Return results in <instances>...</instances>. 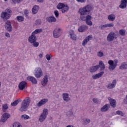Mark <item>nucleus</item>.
I'll use <instances>...</instances> for the list:
<instances>
[{
  "label": "nucleus",
  "instance_id": "603ef678",
  "mask_svg": "<svg viewBox=\"0 0 127 127\" xmlns=\"http://www.w3.org/2000/svg\"><path fill=\"white\" fill-rule=\"evenodd\" d=\"M54 13L56 17H58L59 16V12H58V10L55 11Z\"/></svg>",
  "mask_w": 127,
  "mask_h": 127
},
{
  "label": "nucleus",
  "instance_id": "e2e57ef3",
  "mask_svg": "<svg viewBox=\"0 0 127 127\" xmlns=\"http://www.w3.org/2000/svg\"><path fill=\"white\" fill-rule=\"evenodd\" d=\"M112 116H116V113L113 112V113H112Z\"/></svg>",
  "mask_w": 127,
  "mask_h": 127
},
{
  "label": "nucleus",
  "instance_id": "4be33fe9",
  "mask_svg": "<svg viewBox=\"0 0 127 127\" xmlns=\"http://www.w3.org/2000/svg\"><path fill=\"white\" fill-rule=\"evenodd\" d=\"M92 38V36H88V37H87L82 42V45L83 46H85V45H86V44H87L88 43V42H89V41H90V38Z\"/></svg>",
  "mask_w": 127,
  "mask_h": 127
},
{
  "label": "nucleus",
  "instance_id": "8fccbe9b",
  "mask_svg": "<svg viewBox=\"0 0 127 127\" xmlns=\"http://www.w3.org/2000/svg\"><path fill=\"white\" fill-rule=\"evenodd\" d=\"M100 27H101V29L103 30V29H105V28H107V27H107V24H106L105 25H101Z\"/></svg>",
  "mask_w": 127,
  "mask_h": 127
},
{
  "label": "nucleus",
  "instance_id": "c756f323",
  "mask_svg": "<svg viewBox=\"0 0 127 127\" xmlns=\"http://www.w3.org/2000/svg\"><path fill=\"white\" fill-rule=\"evenodd\" d=\"M120 68L121 70H124V69H127V63L126 62L123 63L121 64V66H120Z\"/></svg>",
  "mask_w": 127,
  "mask_h": 127
},
{
  "label": "nucleus",
  "instance_id": "a878e982",
  "mask_svg": "<svg viewBox=\"0 0 127 127\" xmlns=\"http://www.w3.org/2000/svg\"><path fill=\"white\" fill-rule=\"evenodd\" d=\"M108 19L110 21H114L116 19V15L115 14H110L108 16Z\"/></svg>",
  "mask_w": 127,
  "mask_h": 127
},
{
  "label": "nucleus",
  "instance_id": "49530a36",
  "mask_svg": "<svg viewBox=\"0 0 127 127\" xmlns=\"http://www.w3.org/2000/svg\"><path fill=\"white\" fill-rule=\"evenodd\" d=\"M36 25H40V24H41V19L36 20Z\"/></svg>",
  "mask_w": 127,
  "mask_h": 127
},
{
  "label": "nucleus",
  "instance_id": "412c9836",
  "mask_svg": "<svg viewBox=\"0 0 127 127\" xmlns=\"http://www.w3.org/2000/svg\"><path fill=\"white\" fill-rule=\"evenodd\" d=\"M38 10H39V6L38 5L34 6L32 9L33 14H36V13L38 12Z\"/></svg>",
  "mask_w": 127,
  "mask_h": 127
},
{
  "label": "nucleus",
  "instance_id": "a19ab883",
  "mask_svg": "<svg viewBox=\"0 0 127 127\" xmlns=\"http://www.w3.org/2000/svg\"><path fill=\"white\" fill-rule=\"evenodd\" d=\"M127 4H124L123 3H121L120 5H119V7H120V8H126V7H127Z\"/></svg>",
  "mask_w": 127,
  "mask_h": 127
},
{
  "label": "nucleus",
  "instance_id": "4c0bfd02",
  "mask_svg": "<svg viewBox=\"0 0 127 127\" xmlns=\"http://www.w3.org/2000/svg\"><path fill=\"white\" fill-rule=\"evenodd\" d=\"M2 109L3 113H5V110H7V109H8V106H7V104H3L2 105Z\"/></svg>",
  "mask_w": 127,
  "mask_h": 127
},
{
  "label": "nucleus",
  "instance_id": "37998d69",
  "mask_svg": "<svg viewBox=\"0 0 127 127\" xmlns=\"http://www.w3.org/2000/svg\"><path fill=\"white\" fill-rule=\"evenodd\" d=\"M24 14L26 17H28V14H29V12L27 9L24 10Z\"/></svg>",
  "mask_w": 127,
  "mask_h": 127
},
{
  "label": "nucleus",
  "instance_id": "e433bc0d",
  "mask_svg": "<svg viewBox=\"0 0 127 127\" xmlns=\"http://www.w3.org/2000/svg\"><path fill=\"white\" fill-rule=\"evenodd\" d=\"M70 37L72 40H77V36L74 34H70Z\"/></svg>",
  "mask_w": 127,
  "mask_h": 127
},
{
  "label": "nucleus",
  "instance_id": "dca6fc26",
  "mask_svg": "<svg viewBox=\"0 0 127 127\" xmlns=\"http://www.w3.org/2000/svg\"><path fill=\"white\" fill-rule=\"evenodd\" d=\"M47 83H48V76L46 75L44 77L43 81H41V84L42 86H45L47 85Z\"/></svg>",
  "mask_w": 127,
  "mask_h": 127
},
{
  "label": "nucleus",
  "instance_id": "0e129e2a",
  "mask_svg": "<svg viewBox=\"0 0 127 127\" xmlns=\"http://www.w3.org/2000/svg\"><path fill=\"white\" fill-rule=\"evenodd\" d=\"M1 86V83L0 81V88Z\"/></svg>",
  "mask_w": 127,
  "mask_h": 127
},
{
  "label": "nucleus",
  "instance_id": "680f3d73",
  "mask_svg": "<svg viewBox=\"0 0 127 127\" xmlns=\"http://www.w3.org/2000/svg\"><path fill=\"white\" fill-rule=\"evenodd\" d=\"M43 56V55L42 54H40L39 55V57H40V58H42Z\"/></svg>",
  "mask_w": 127,
  "mask_h": 127
},
{
  "label": "nucleus",
  "instance_id": "6e6d98bb",
  "mask_svg": "<svg viewBox=\"0 0 127 127\" xmlns=\"http://www.w3.org/2000/svg\"><path fill=\"white\" fill-rule=\"evenodd\" d=\"M92 78H93V79H99V77H98V74H95V75H93V76H92Z\"/></svg>",
  "mask_w": 127,
  "mask_h": 127
},
{
  "label": "nucleus",
  "instance_id": "052dcab7",
  "mask_svg": "<svg viewBox=\"0 0 127 127\" xmlns=\"http://www.w3.org/2000/svg\"><path fill=\"white\" fill-rule=\"evenodd\" d=\"M38 2H43V0H37Z\"/></svg>",
  "mask_w": 127,
  "mask_h": 127
},
{
  "label": "nucleus",
  "instance_id": "6ab92c4d",
  "mask_svg": "<svg viewBox=\"0 0 127 127\" xmlns=\"http://www.w3.org/2000/svg\"><path fill=\"white\" fill-rule=\"evenodd\" d=\"M47 102H48V99H42L41 101H40L38 103L37 106H38V107H41V106H43V105H45V104H46Z\"/></svg>",
  "mask_w": 127,
  "mask_h": 127
},
{
  "label": "nucleus",
  "instance_id": "c03bdc74",
  "mask_svg": "<svg viewBox=\"0 0 127 127\" xmlns=\"http://www.w3.org/2000/svg\"><path fill=\"white\" fill-rule=\"evenodd\" d=\"M85 21L87 25H89L90 26H92V25H93V22H92V21H91V20Z\"/></svg>",
  "mask_w": 127,
  "mask_h": 127
},
{
  "label": "nucleus",
  "instance_id": "4d7b16f0",
  "mask_svg": "<svg viewBox=\"0 0 127 127\" xmlns=\"http://www.w3.org/2000/svg\"><path fill=\"white\" fill-rule=\"evenodd\" d=\"M76 1L78 2H81L82 3L83 2H86V0H76Z\"/></svg>",
  "mask_w": 127,
  "mask_h": 127
},
{
  "label": "nucleus",
  "instance_id": "bb28decb",
  "mask_svg": "<svg viewBox=\"0 0 127 127\" xmlns=\"http://www.w3.org/2000/svg\"><path fill=\"white\" fill-rule=\"evenodd\" d=\"M20 102H21V99H18L15 101H14L13 102L11 103V106L12 107H15V106H17L18 105V103Z\"/></svg>",
  "mask_w": 127,
  "mask_h": 127
},
{
  "label": "nucleus",
  "instance_id": "f704fd0d",
  "mask_svg": "<svg viewBox=\"0 0 127 127\" xmlns=\"http://www.w3.org/2000/svg\"><path fill=\"white\" fill-rule=\"evenodd\" d=\"M13 127H22L21 125L18 122H15L13 124Z\"/></svg>",
  "mask_w": 127,
  "mask_h": 127
},
{
  "label": "nucleus",
  "instance_id": "f3484780",
  "mask_svg": "<svg viewBox=\"0 0 127 127\" xmlns=\"http://www.w3.org/2000/svg\"><path fill=\"white\" fill-rule=\"evenodd\" d=\"M109 109H110V105L106 104L103 106L100 109L101 112L102 113L108 112L109 111Z\"/></svg>",
  "mask_w": 127,
  "mask_h": 127
},
{
  "label": "nucleus",
  "instance_id": "5701e85b",
  "mask_svg": "<svg viewBox=\"0 0 127 127\" xmlns=\"http://www.w3.org/2000/svg\"><path fill=\"white\" fill-rule=\"evenodd\" d=\"M63 99L64 101H65L66 102H68V101H69L70 99L69 98V94L63 93Z\"/></svg>",
  "mask_w": 127,
  "mask_h": 127
},
{
  "label": "nucleus",
  "instance_id": "7ed1b4c3",
  "mask_svg": "<svg viewBox=\"0 0 127 127\" xmlns=\"http://www.w3.org/2000/svg\"><path fill=\"white\" fill-rule=\"evenodd\" d=\"M11 10L7 8L4 12L2 11L1 13L0 16L3 19H8L11 16Z\"/></svg>",
  "mask_w": 127,
  "mask_h": 127
},
{
  "label": "nucleus",
  "instance_id": "6e6552de",
  "mask_svg": "<svg viewBox=\"0 0 127 127\" xmlns=\"http://www.w3.org/2000/svg\"><path fill=\"white\" fill-rule=\"evenodd\" d=\"M9 118H10V115H9V114L7 113H5L1 116L0 121L2 123H5V122H6V121H7V119H9Z\"/></svg>",
  "mask_w": 127,
  "mask_h": 127
},
{
  "label": "nucleus",
  "instance_id": "0eeeda50",
  "mask_svg": "<svg viewBox=\"0 0 127 127\" xmlns=\"http://www.w3.org/2000/svg\"><path fill=\"white\" fill-rule=\"evenodd\" d=\"M34 74L36 78H41V77H42V75H43V72L42 71L41 68L37 67L35 69Z\"/></svg>",
  "mask_w": 127,
  "mask_h": 127
},
{
  "label": "nucleus",
  "instance_id": "aec40b11",
  "mask_svg": "<svg viewBox=\"0 0 127 127\" xmlns=\"http://www.w3.org/2000/svg\"><path fill=\"white\" fill-rule=\"evenodd\" d=\"M97 66H98V69L100 67V71H102V70H105V68H106V65H105V64L104 63H103V61H100L99 62V65H97Z\"/></svg>",
  "mask_w": 127,
  "mask_h": 127
},
{
  "label": "nucleus",
  "instance_id": "de8ad7c7",
  "mask_svg": "<svg viewBox=\"0 0 127 127\" xmlns=\"http://www.w3.org/2000/svg\"><path fill=\"white\" fill-rule=\"evenodd\" d=\"M117 115H119L120 116H121L122 117L124 116V115L123 114V112L121 111H117L116 112Z\"/></svg>",
  "mask_w": 127,
  "mask_h": 127
},
{
  "label": "nucleus",
  "instance_id": "4468645a",
  "mask_svg": "<svg viewBox=\"0 0 127 127\" xmlns=\"http://www.w3.org/2000/svg\"><path fill=\"white\" fill-rule=\"evenodd\" d=\"M37 40V38H36V36L31 35L30 37H29L28 38V41L30 43H33L36 41Z\"/></svg>",
  "mask_w": 127,
  "mask_h": 127
},
{
  "label": "nucleus",
  "instance_id": "cd10ccee",
  "mask_svg": "<svg viewBox=\"0 0 127 127\" xmlns=\"http://www.w3.org/2000/svg\"><path fill=\"white\" fill-rule=\"evenodd\" d=\"M57 7L58 9H62L63 8L65 7V4L64 3L60 2L57 5Z\"/></svg>",
  "mask_w": 127,
  "mask_h": 127
},
{
  "label": "nucleus",
  "instance_id": "a211bd4d",
  "mask_svg": "<svg viewBox=\"0 0 127 127\" xmlns=\"http://www.w3.org/2000/svg\"><path fill=\"white\" fill-rule=\"evenodd\" d=\"M116 84H117V80H114L112 83H109L107 85V88L108 89H113L116 87Z\"/></svg>",
  "mask_w": 127,
  "mask_h": 127
},
{
  "label": "nucleus",
  "instance_id": "423d86ee",
  "mask_svg": "<svg viewBox=\"0 0 127 127\" xmlns=\"http://www.w3.org/2000/svg\"><path fill=\"white\" fill-rule=\"evenodd\" d=\"M117 35H119L115 33L114 32H111L107 36V40L108 42H111V41H113L114 39H117V37H116Z\"/></svg>",
  "mask_w": 127,
  "mask_h": 127
},
{
  "label": "nucleus",
  "instance_id": "f257e3e1",
  "mask_svg": "<svg viewBox=\"0 0 127 127\" xmlns=\"http://www.w3.org/2000/svg\"><path fill=\"white\" fill-rule=\"evenodd\" d=\"M92 10H93V6L91 4H88L83 7L80 8L78 12L80 14V20L86 21V17L84 15H87Z\"/></svg>",
  "mask_w": 127,
  "mask_h": 127
},
{
  "label": "nucleus",
  "instance_id": "39448f33",
  "mask_svg": "<svg viewBox=\"0 0 127 127\" xmlns=\"http://www.w3.org/2000/svg\"><path fill=\"white\" fill-rule=\"evenodd\" d=\"M108 64L110 65L109 66V70H110V71H113L115 70L117 67V65H118V60H114V62L112 60H110L108 61Z\"/></svg>",
  "mask_w": 127,
  "mask_h": 127
},
{
  "label": "nucleus",
  "instance_id": "c85d7f7f",
  "mask_svg": "<svg viewBox=\"0 0 127 127\" xmlns=\"http://www.w3.org/2000/svg\"><path fill=\"white\" fill-rule=\"evenodd\" d=\"M69 10V6L68 5H64V7L62 8V12L63 13H65V12H67Z\"/></svg>",
  "mask_w": 127,
  "mask_h": 127
},
{
  "label": "nucleus",
  "instance_id": "5fc2aeb1",
  "mask_svg": "<svg viewBox=\"0 0 127 127\" xmlns=\"http://www.w3.org/2000/svg\"><path fill=\"white\" fill-rule=\"evenodd\" d=\"M121 3L127 5V0H122Z\"/></svg>",
  "mask_w": 127,
  "mask_h": 127
},
{
  "label": "nucleus",
  "instance_id": "a18cd8bd",
  "mask_svg": "<svg viewBox=\"0 0 127 127\" xmlns=\"http://www.w3.org/2000/svg\"><path fill=\"white\" fill-rule=\"evenodd\" d=\"M104 73H105L104 71L100 72V73H98L97 74L98 78H101L103 75H104Z\"/></svg>",
  "mask_w": 127,
  "mask_h": 127
},
{
  "label": "nucleus",
  "instance_id": "58836bf2",
  "mask_svg": "<svg viewBox=\"0 0 127 127\" xmlns=\"http://www.w3.org/2000/svg\"><path fill=\"white\" fill-rule=\"evenodd\" d=\"M23 0H12V1L14 4H16V3H20V2H21Z\"/></svg>",
  "mask_w": 127,
  "mask_h": 127
},
{
  "label": "nucleus",
  "instance_id": "79ce46f5",
  "mask_svg": "<svg viewBox=\"0 0 127 127\" xmlns=\"http://www.w3.org/2000/svg\"><path fill=\"white\" fill-rule=\"evenodd\" d=\"M91 19H92V16L87 14L85 17V21L91 20Z\"/></svg>",
  "mask_w": 127,
  "mask_h": 127
},
{
  "label": "nucleus",
  "instance_id": "ddd939ff",
  "mask_svg": "<svg viewBox=\"0 0 127 127\" xmlns=\"http://www.w3.org/2000/svg\"><path fill=\"white\" fill-rule=\"evenodd\" d=\"M88 28H89L88 26L83 25L78 27V30L79 32H84L86 31V30H87Z\"/></svg>",
  "mask_w": 127,
  "mask_h": 127
},
{
  "label": "nucleus",
  "instance_id": "f03ea898",
  "mask_svg": "<svg viewBox=\"0 0 127 127\" xmlns=\"http://www.w3.org/2000/svg\"><path fill=\"white\" fill-rule=\"evenodd\" d=\"M29 104H30V98L27 97L22 101L21 104V107L19 109L20 112H25L27 111V108H28Z\"/></svg>",
  "mask_w": 127,
  "mask_h": 127
},
{
  "label": "nucleus",
  "instance_id": "bf43d9fd",
  "mask_svg": "<svg viewBox=\"0 0 127 127\" xmlns=\"http://www.w3.org/2000/svg\"><path fill=\"white\" fill-rule=\"evenodd\" d=\"M5 36H6V37H9V34L8 33H5Z\"/></svg>",
  "mask_w": 127,
  "mask_h": 127
},
{
  "label": "nucleus",
  "instance_id": "7c9ffc66",
  "mask_svg": "<svg viewBox=\"0 0 127 127\" xmlns=\"http://www.w3.org/2000/svg\"><path fill=\"white\" fill-rule=\"evenodd\" d=\"M42 31V29H37L31 34L32 35H35L38 33H40Z\"/></svg>",
  "mask_w": 127,
  "mask_h": 127
},
{
  "label": "nucleus",
  "instance_id": "20e7f679",
  "mask_svg": "<svg viewBox=\"0 0 127 127\" xmlns=\"http://www.w3.org/2000/svg\"><path fill=\"white\" fill-rule=\"evenodd\" d=\"M47 115H48V110L46 109H44L43 113L39 117V122H40V123H43V122L45 121L46 118H47Z\"/></svg>",
  "mask_w": 127,
  "mask_h": 127
},
{
  "label": "nucleus",
  "instance_id": "2eb2a0df",
  "mask_svg": "<svg viewBox=\"0 0 127 127\" xmlns=\"http://www.w3.org/2000/svg\"><path fill=\"white\" fill-rule=\"evenodd\" d=\"M27 79L28 81H31L32 84H34V85H36V84H37V80H36V78L33 76H28L27 77Z\"/></svg>",
  "mask_w": 127,
  "mask_h": 127
},
{
  "label": "nucleus",
  "instance_id": "09e8293b",
  "mask_svg": "<svg viewBox=\"0 0 127 127\" xmlns=\"http://www.w3.org/2000/svg\"><path fill=\"white\" fill-rule=\"evenodd\" d=\"M46 58L47 60H48V61H50V60H51V57L50 56V55H48V54L46 55Z\"/></svg>",
  "mask_w": 127,
  "mask_h": 127
},
{
  "label": "nucleus",
  "instance_id": "864d4df0",
  "mask_svg": "<svg viewBox=\"0 0 127 127\" xmlns=\"http://www.w3.org/2000/svg\"><path fill=\"white\" fill-rule=\"evenodd\" d=\"M107 27H114V23H107L106 24Z\"/></svg>",
  "mask_w": 127,
  "mask_h": 127
},
{
  "label": "nucleus",
  "instance_id": "473e14b6",
  "mask_svg": "<svg viewBox=\"0 0 127 127\" xmlns=\"http://www.w3.org/2000/svg\"><path fill=\"white\" fill-rule=\"evenodd\" d=\"M119 34L122 36H125V35H126V30L125 29L120 30Z\"/></svg>",
  "mask_w": 127,
  "mask_h": 127
},
{
  "label": "nucleus",
  "instance_id": "ea45409f",
  "mask_svg": "<svg viewBox=\"0 0 127 127\" xmlns=\"http://www.w3.org/2000/svg\"><path fill=\"white\" fill-rule=\"evenodd\" d=\"M31 44L33 46V47H38L39 46V43L37 42L36 41L34 42V43H32Z\"/></svg>",
  "mask_w": 127,
  "mask_h": 127
},
{
  "label": "nucleus",
  "instance_id": "69168bd1",
  "mask_svg": "<svg viewBox=\"0 0 127 127\" xmlns=\"http://www.w3.org/2000/svg\"><path fill=\"white\" fill-rule=\"evenodd\" d=\"M5 0V1H7V0Z\"/></svg>",
  "mask_w": 127,
  "mask_h": 127
},
{
  "label": "nucleus",
  "instance_id": "3c124183",
  "mask_svg": "<svg viewBox=\"0 0 127 127\" xmlns=\"http://www.w3.org/2000/svg\"><path fill=\"white\" fill-rule=\"evenodd\" d=\"M98 56H99V57H103V56H104V53L102 52H99L98 53Z\"/></svg>",
  "mask_w": 127,
  "mask_h": 127
},
{
  "label": "nucleus",
  "instance_id": "393cba45",
  "mask_svg": "<svg viewBox=\"0 0 127 127\" xmlns=\"http://www.w3.org/2000/svg\"><path fill=\"white\" fill-rule=\"evenodd\" d=\"M98 69H99V66H97V65L92 66L90 67V72L91 73L96 72Z\"/></svg>",
  "mask_w": 127,
  "mask_h": 127
},
{
  "label": "nucleus",
  "instance_id": "1a4fd4ad",
  "mask_svg": "<svg viewBox=\"0 0 127 127\" xmlns=\"http://www.w3.org/2000/svg\"><path fill=\"white\" fill-rule=\"evenodd\" d=\"M5 28L7 30V31H9V32H10L12 29V26H11V22H10V21L7 20L5 22V24L4 25Z\"/></svg>",
  "mask_w": 127,
  "mask_h": 127
},
{
  "label": "nucleus",
  "instance_id": "c9c22d12",
  "mask_svg": "<svg viewBox=\"0 0 127 127\" xmlns=\"http://www.w3.org/2000/svg\"><path fill=\"white\" fill-rule=\"evenodd\" d=\"M22 120H28L29 119V116L27 115H23L21 116Z\"/></svg>",
  "mask_w": 127,
  "mask_h": 127
},
{
  "label": "nucleus",
  "instance_id": "b1692460",
  "mask_svg": "<svg viewBox=\"0 0 127 127\" xmlns=\"http://www.w3.org/2000/svg\"><path fill=\"white\" fill-rule=\"evenodd\" d=\"M46 19L48 22H56V18L53 16L48 17Z\"/></svg>",
  "mask_w": 127,
  "mask_h": 127
},
{
  "label": "nucleus",
  "instance_id": "72a5a7b5",
  "mask_svg": "<svg viewBox=\"0 0 127 127\" xmlns=\"http://www.w3.org/2000/svg\"><path fill=\"white\" fill-rule=\"evenodd\" d=\"M91 123V120L89 119H86L83 121V125L84 126H87L88 124H90Z\"/></svg>",
  "mask_w": 127,
  "mask_h": 127
},
{
  "label": "nucleus",
  "instance_id": "13d9d810",
  "mask_svg": "<svg viewBox=\"0 0 127 127\" xmlns=\"http://www.w3.org/2000/svg\"><path fill=\"white\" fill-rule=\"evenodd\" d=\"M93 101L94 102V103H98V99L96 98H93Z\"/></svg>",
  "mask_w": 127,
  "mask_h": 127
},
{
  "label": "nucleus",
  "instance_id": "2f4dec72",
  "mask_svg": "<svg viewBox=\"0 0 127 127\" xmlns=\"http://www.w3.org/2000/svg\"><path fill=\"white\" fill-rule=\"evenodd\" d=\"M16 19L19 22H22V21H24V17L22 16H17L16 17Z\"/></svg>",
  "mask_w": 127,
  "mask_h": 127
},
{
  "label": "nucleus",
  "instance_id": "f8f14e48",
  "mask_svg": "<svg viewBox=\"0 0 127 127\" xmlns=\"http://www.w3.org/2000/svg\"><path fill=\"white\" fill-rule=\"evenodd\" d=\"M27 85V83L25 81L21 82L18 85V88L21 90L23 91L24 89L26 88V86Z\"/></svg>",
  "mask_w": 127,
  "mask_h": 127
},
{
  "label": "nucleus",
  "instance_id": "9d476101",
  "mask_svg": "<svg viewBox=\"0 0 127 127\" xmlns=\"http://www.w3.org/2000/svg\"><path fill=\"white\" fill-rule=\"evenodd\" d=\"M61 33H62V32H61V29L60 28H59L58 30L55 29L53 32L55 38H58V37L61 35Z\"/></svg>",
  "mask_w": 127,
  "mask_h": 127
},
{
  "label": "nucleus",
  "instance_id": "9b49d317",
  "mask_svg": "<svg viewBox=\"0 0 127 127\" xmlns=\"http://www.w3.org/2000/svg\"><path fill=\"white\" fill-rule=\"evenodd\" d=\"M108 100L109 101L110 105L112 108H116L117 107V101H116V100L111 97H109Z\"/></svg>",
  "mask_w": 127,
  "mask_h": 127
}]
</instances>
